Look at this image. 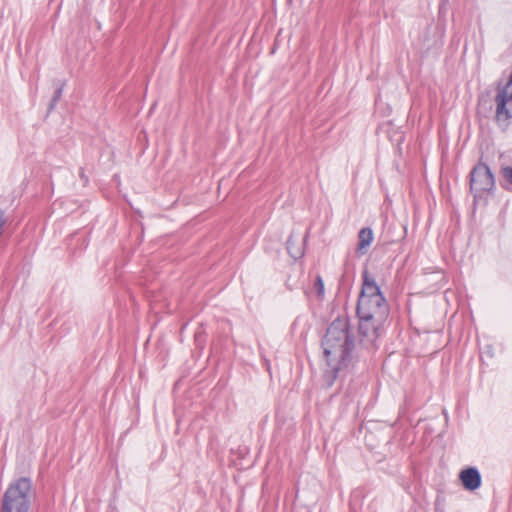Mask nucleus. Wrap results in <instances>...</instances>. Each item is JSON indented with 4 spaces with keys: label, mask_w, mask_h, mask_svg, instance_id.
I'll return each instance as SVG.
<instances>
[{
    "label": "nucleus",
    "mask_w": 512,
    "mask_h": 512,
    "mask_svg": "<svg viewBox=\"0 0 512 512\" xmlns=\"http://www.w3.org/2000/svg\"><path fill=\"white\" fill-rule=\"evenodd\" d=\"M321 345L328 365L340 362L342 366H351L356 360V337L347 315L336 317L327 327Z\"/></svg>",
    "instance_id": "obj_1"
},
{
    "label": "nucleus",
    "mask_w": 512,
    "mask_h": 512,
    "mask_svg": "<svg viewBox=\"0 0 512 512\" xmlns=\"http://www.w3.org/2000/svg\"><path fill=\"white\" fill-rule=\"evenodd\" d=\"M389 311L386 299H367L366 297L358 299L356 315L361 344H374L382 333Z\"/></svg>",
    "instance_id": "obj_2"
},
{
    "label": "nucleus",
    "mask_w": 512,
    "mask_h": 512,
    "mask_svg": "<svg viewBox=\"0 0 512 512\" xmlns=\"http://www.w3.org/2000/svg\"><path fill=\"white\" fill-rule=\"evenodd\" d=\"M31 497L32 481L28 477H21L8 486L0 512H29Z\"/></svg>",
    "instance_id": "obj_3"
},
{
    "label": "nucleus",
    "mask_w": 512,
    "mask_h": 512,
    "mask_svg": "<svg viewBox=\"0 0 512 512\" xmlns=\"http://www.w3.org/2000/svg\"><path fill=\"white\" fill-rule=\"evenodd\" d=\"M494 120L499 129L507 131L512 119V72L505 83L499 82L494 98Z\"/></svg>",
    "instance_id": "obj_4"
},
{
    "label": "nucleus",
    "mask_w": 512,
    "mask_h": 512,
    "mask_svg": "<svg viewBox=\"0 0 512 512\" xmlns=\"http://www.w3.org/2000/svg\"><path fill=\"white\" fill-rule=\"evenodd\" d=\"M470 191L474 198H481L495 188V178L489 166L482 158L470 171Z\"/></svg>",
    "instance_id": "obj_5"
},
{
    "label": "nucleus",
    "mask_w": 512,
    "mask_h": 512,
    "mask_svg": "<svg viewBox=\"0 0 512 512\" xmlns=\"http://www.w3.org/2000/svg\"><path fill=\"white\" fill-rule=\"evenodd\" d=\"M362 280V289L358 299L364 297L367 299H386L375 279L369 274L367 269H364L362 272Z\"/></svg>",
    "instance_id": "obj_6"
},
{
    "label": "nucleus",
    "mask_w": 512,
    "mask_h": 512,
    "mask_svg": "<svg viewBox=\"0 0 512 512\" xmlns=\"http://www.w3.org/2000/svg\"><path fill=\"white\" fill-rule=\"evenodd\" d=\"M463 487L468 491H474L481 486V474L475 467L463 469L459 474Z\"/></svg>",
    "instance_id": "obj_7"
},
{
    "label": "nucleus",
    "mask_w": 512,
    "mask_h": 512,
    "mask_svg": "<svg viewBox=\"0 0 512 512\" xmlns=\"http://www.w3.org/2000/svg\"><path fill=\"white\" fill-rule=\"evenodd\" d=\"M373 231L370 227H364L358 232L357 253L363 255L373 241Z\"/></svg>",
    "instance_id": "obj_8"
},
{
    "label": "nucleus",
    "mask_w": 512,
    "mask_h": 512,
    "mask_svg": "<svg viewBox=\"0 0 512 512\" xmlns=\"http://www.w3.org/2000/svg\"><path fill=\"white\" fill-rule=\"evenodd\" d=\"M328 366L330 367V369L326 370L322 377L323 385L326 388H330L334 384L335 380L338 377V373L341 370L349 367V366H342L340 364V362H336V361L331 362V365H328Z\"/></svg>",
    "instance_id": "obj_9"
},
{
    "label": "nucleus",
    "mask_w": 512,
    "mask_h": 512,
    "mask_svg": "<svg viewBox=\"0 0 512 512\" xmlns=\"http://www.w3.org/2000/svg\"><path fill=\"white\" fill-rule=\"evenodd\" d=\"M64 86H65V82H61V83L59 82V85L56 88V90L54 91V95H53L52 99L50 100L48 112H51L57 105L58 101L61 99Z\"/></svg>",
    "instance_id": "obj_10"
},
{
    "label": "nucleus",
    "mask_w": 512,
    "mask_h": 512,
    "mask_svg": "<svg viewBox=\"0 0 512 512\" xmlns=\"http://www.w3.org/2000/svg\"><path fill=\"white\" fill-rule=\"evenodd\" d=\"M314 288L317 292V295L319 297H323L324 295V282L322 280V277L321 276H317L316 277V280H315V283H314Z\"/></svg>",
    "instance_id": "obj_11"
},
{
    "label": "nucleus",
    "mask_w": 512,
    "mask_h": 512,
    "mask_svg": "<svg viewBox=\"0 0 512 512\" xmlns=\"http://www.w3.org/2000/svg\"><path fill=\"white\" fill-rule=\"evenodd\" d=\"M501 174L508 183L512 184V167H503Z\"/></svg>",
    "instance_id": "obj_12"
},
{
    "label": "nucleus",
    "mask_w": 512,
    "mask_h": 512,
    "mask_svg": "<svg viewBox=\"0 0 512 512\" xmlns=\"http://www.w3.org/2000/svg\"><path fill=\"white\" fill-rule=\"evenodd\" d=\"M5 224H6L5 213L3 210L0 209V238L3 235Z\"/></svg>",
    "instance_id": "obj_13"
},
{
    "label": "nucleus",
    "mask_w": 512,
    "mask_h": 512,
    "mask_svg": "<svg viewBox=\"0 0 512 512\" xmlns=\"http://www.w3.org/2000/svg\"><path fill=\"white\" fill-rule=\"evenodd\" d=\"M79 176L83 180L84 184L88 183V177L85 175L83 168H80Z\"/></svg>",
    "instance_id": "obj_14"
}]
</instances>
